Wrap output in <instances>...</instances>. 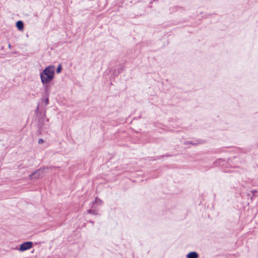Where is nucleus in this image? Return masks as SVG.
Wrapping results in <instances>:
<instances>
[{
  "instance_id": "3",
  "label": "nucleus",
  "mask_w": 258,
  "mask_h": 258,
  "mask_svg": "<svg viewBox=\"0 0 258 258\" xmlns=\"http://www.w3.org/2000/svg\"><path fill=\"white\" fill-rule=\"evenodd\" d=\"M33 242L31 241H27L21 244L19 248V250L24 251L30 249L33 246Z\"/></svg>"
},
{
  "instance_id": "12",
  "label": "nucleus",
  "mask_w": 258,
  "mask_h": 258,
  "mask_svg": "<svg viewBox=\"0 0 258 258\" xmlns=\"http://www.w3.org/2000/svg\"><path fill=\"white\" fill-rule=\"evenodd\" d=\"M256 192V190H253V191H252V192L253 194H254Z\"/></svg>"
},
{
  "instance_id": "11",
  "label": "nucleus",
  "mask_w": 258,
  "mask_h": 258,
  "mask_svg": "<svg viewBox=\"0 0 258 258\" xmlns=\"http://www.w3.org/2000/svg\"><path fill=\"white\" fill-rule=\"evenodd\" d=\"M98 201H100V202H101V201H100L99 199L96 198V200H95V202H96V203H97V202H98Z\"/></svg>"
},
{
  "instance_id": "1",
  "label": "nucleus",
  "mask_w": 258,
  "mask_h": 258,
  "mask_svg": "<svg viewBox=\"0 0 258 258\" xmlns=\"http://www.w3.org/2000/svg\"><path fill=\"white\" fill-rule=\"evenodd\" d=\"M55 67L51 65L47 67L40 74L41 83L45 85V91H47L48 86L47 84L50 83L54 77Z\"/></svg>"
},
{
  "instance_id": "8",
  "label": "nucleus",
  "mask_w": 258,
  "mask_h": 258,
  "mask_svg": "<svg viewBox=\"0 0 258 258\" xmlns=\"http://www.w3.org/2000/svg\"><path fill=\"white\" fill-rule=\"evenodd\" d=\"M61 70H62L61 66L60 64H59V65L57 67V69H56V73H57V74L60 73L61 72Z\"/></svg>"
},
{
  "instance_id": "10",
  "label": "nucleus",
  "mask_w": 258,
  "mask_h": 258,
  "mask_svg": "<svg viewBox=\"0 0 258 258\" xmlns=\"http://www.w3.org/2000/svg\"><path fill=\"white\" fill-rule=\"evenodd\" d=\"M48 101H49V99L48 97H47L45 99V104L46 105H47L48 103Z\"/></svg>"
},
{
  "instance_id": "13",
  "label": "nucleus",
  "mask_w": 258,
  "mask_h": 258,
  "mask_svg": "<svg viewBox=\"0 0 258 258\" xmlns=\"http://www.w3.org/2000/svg\"><path fill=\"white\" fill-rule=\"evenodd\" d=\"M88 212L90 213H92V210H89L88 211Z\"/></svg>"
},
{
  "instance_id": "5",
  "label": "nucleus",
  "mask_w": 258,
  "mask_h": 258,
  "mask_svg": "<svg viewBox=\"0 0 258 258\" xmlns=\"http://www.w3.org/2000/svg\"><path fill=\"white\" fill-rule=\"evenodd\" d=\"M202 140H198V141H186L184 143V145H187V144H191L192 145H197L199 144H202Z\"/></svg>"
},
{
  "instance_id": "7",
  "label": "nucleus",
  "mask_w": 258,
  "mask_h": 258,
  "mask_svg": "<svg viewBox=\"0 0 258 258\" xmlns=\"http://www.w3.org/2000/svg\"><path fill=\"white\" fill-rule=\"evenodd\" d=\"M225 160L220 158L219 159H217L216 161H215L214 162V164L216 166H220L221 162H225Z\"/></svg>"
},
{
  "instance_id": "9",
  "label": "nucleus",
  "mask_w": 258,
  "mask_h": 258,
  "mask_svg": "<svg viewBox=\"0 0 258 258\" xmlns=\"http://www.w3.org/2000/svg\"><path fill=\"white\" fill-rule=\"evenodd\" d=\"M43 142H44V141L43 139H39L38 140V144H41L43 143Z\"/></svg>"
},
{
  "instance_id": "2",
  "label": "nucleus",
  "mask_w": 258,
  "mask_h": 258,
  "mask_svg": "<svg viewBox=\"0 0 258 258\" xmlns=\"http://www.w3.org/2000/svg\"><path fill=\"white\" fill-rule=\"evenodd\" d=\"M45 169V168H40L38 170H37L29 175V178L30 179L38 178L40 176L44 174L43 171Z\"/></svg>"
},
{
  "instance_id": "6",
  "label": "nucleus",
  "mask_w": 258,
  "mask_h": 258,
  "mask_svg": "<svg viewBox=\"0 0 258 258\" xmlns=\"http://www.w3.org/2000/svg\"><path fill=\"white\" fill-rule=\"evenodd\" d=\"M16 27L19 30H23L24 29V23L21 21H18L16 23Z\"/></svg>"
},
{
  "instance_id": "14",
  "label": "nucleus",
  "mask_w": 258,
  "mask_h": 258,
  "mask_svg": "<svg viewBox=\"0 0 258 258\" xmlns=\"http://www.w3.org/2000/svg\"><path fill=\"white\" fill-rule=\"evenodd\" d=\"M9 47L10 48L11 47V45L10 44H9Z\"/></svg>"
},
{
  "instance_id": "4",
  "label": "nucleus",
  "mask_w": 258,
  "mask_h": 258,
  "mask_svg": "<svg viewBox=\"0 0 258 258\" xmlns=\"http://www.w3.org/2000/svg\"><path fill=\"white\" fill-rule=\"evenodd\" d=\"M199 254L196 251H191L186 254V258H198Z\"/></svg>"
}]
</instances>
